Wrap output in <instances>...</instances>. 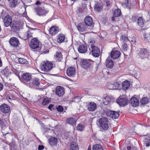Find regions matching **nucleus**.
<instances>
[{
	"instance_id": "obj_1",
	"label": "nucleus",
	"mask_w": 150,
	"mask_h": 150,
	"mask_svg": "<svg viewBox=\"0 0 150 150\" xmlns=\"http://www.w3.org/2000/svg\"><path fill=\"white\" fill-rule=\"evenodd\" d=\"M40 42L36 38L32 39L30 42L29 46L32 49H36L37 52H40L41 48L39 47Z\"/></svg>"
},
{
	"instance_id": "obj_2",
	"label": "nucleus",
	"mask_w": 150,
	"mask_h": 150,
	"mask_svg": "<svg viewBox=\"0 0 150 150\" xmlns=\"http://www.w3.org/2000/svg\"><path fill=\"white\" fill-rule=\"evenodd\" d=\"M31 81L32 82L26 83V85L30 88H37L40 87V82L38 79L34 78Z\"/></svg>"
},
{
	"instance_id": "obj_3",
	"label": "nucleus",
	"mask_w": 150,
	"mask_h": 150,
	"mask_svg": "<svg viewBox=\"0 0 150 150\" xmlns=\"http://www.w3.org/2000/svg\"><path fill=\"white\" fill-rule=\"evenodd\" d=\"M99 123L100 127L104 130L108 129L109 128L108 120L106 117H102L99 119Z\"/></svg>"
},
{
	"instance_id": "obj_4",
	"label": "nucleus",
	"mask_w": 150,
	"mask_h": 150,
	"mask_svg": "<svg viewBox=\"0 0 150 150\" xmlns=\"http://www.w3.org/2000/svg\"><path fill=\"white\" fill-rule=\"evenodd\" d=\"M53 64L51 62L47 61L42 63L41 66V70L44 71H48L52 68Z\"/></svg>"
},
{
	"instance_id": "obj_5",
	"label": "nucleus",
	"mask_w": 150,
	"mask_h": 150,
	"mask_svg": "<svg viewBox=\"0 0 150 150\" xmlns=\"http://www.w3.org/2000/svg\"><path fill=\"white\" fill-rule=\"evenodd\" d=\"M35 11L37 15L39 16L46 15L48 11L45 9L42 6H39L35 8Z\"/></svg>"
},
{
	"instance_id": "obj_6",
	"label": "nucleus",
	"mask_w": 150,
	"mask_h": 150,
	"mask_svg": "<svg viewBox=\"0 0 150 150\" xmlns=\"http://www.w3.org/2000/svg\"><path fill=\"white\" fill-rule=\"evenodd\" d=\"M106 114L107 116L112 119H116L119 116V112H115L110 110L107 111Z\"/></svg>"
},
{
	"instance_id": "obj_7",
	"label": "nucleus",
	"mask_w": 150,
	"mask_h": 150,
	"mask_svg": "<svg viewBox=\"0 0 150 150\" xmlns=\"http://www.w3.org/2000/svg\"><path fill=\"white\" fill-rule=\"evenodd\" d=\"M117 103L120 106H124L127 105L128 103V99L122 97L120 96L116 100Z\"/></svg>"
},
{
	"instance_id": "obj_8",
	"label": "nucleus",
	"mask_w": 150,
	"mask_h": 150,
	"mask_svg": "<svg viewBox=\"0 0 150 150\" xmlns=\"http://www.w3.org/2000/svg\"><path fill=\"white\" fill-rule=\"evenodd\" d=\"M135 68V67L134 65H130L129 67V70L130 74L133 75L134 76L137 77L139 75L140 72Z\"/></svg>"
},
{
	"instance_id": "obj_9",
	"label": "nucleus",
	"mask_w": 150,
	"mask_h": 150,
	"mask_svg": "<svg viewBox=\"0 0 150 150\" xmlns=\"http://www.w3.org/2000/svg\"><path fill=\"white\" fill-rule=\"evenodd\" d=\"M4 22V26L6 27H8L13 22L12 17L9 15H7L5 17Z\"/></svg>"
},
{
	"instance_id": "obj_10",
	"label": "nucleus",
	"mask_w": 150,
	"mask_h": 150,
	"mask_svg": "<svg viewBox=\"0 0 150 150\" xmlns=\"http://www.w3.org/2000/svg\"><path fill=\"white\" fill-rule=\"evenodd\" d=\"M91 48L93 56L95 57H98L100 53L99 49L95 45L91 46Z\"/></svg>"
},
{
	"instance_id": "obj_11",
	"label": "nucleus",
	"mask_w": 150,
	"mask_h": 150,
	"mask_svg": "<svg viewBox=\"0 0 150 150\" xmlns=\"http://www.w3.org/2000/svg\"><path fill=\"white\" fill-rule=\"evenodd\" d=\"M9 43L10 45L14 47L18 46L19 42L18 39L15 37L10 38L9 40Z\"/></svg>"
},
{
	"instance_id": "obj_12",
	"label": "nucleus",
	"mask_w": 150,
	"mask_h": 150,
	"mask_svg": "<svg viewBox=\"0 0 150 150\" xmlns=\"http://www.w3.org/2000/svg\"><path fill=\"white\" fill-rule=\"evenodd\" d=\"M92 63V61L88 59L83 60L81 63V67L83 68L86 69L90 67Z\"/></svg>"
},
{
	"instance_id": "obj_13",
	"label": "nucleus",
	"mask_w": 150,
	"mask_h": 150,
	"mask_svg": "<svg viewBox=\"0 0 150 150\" xmlns=\"http://www.w3.org/2000/svg\"><path fill=\"white\" fill-rule=\"evenodd\" d=\"M0 109L2 112L6 114L10 112V107L6 104H3L0 106Z\"/></svg>"
},
{
	"instance_id": "obj_14",
	"label": "nucleus",
	"mask_w": 150,
	"mask_h": 150,
	"mask_svg": "<svg viewBox=\"0 0 150 150\" xmlns=\"http://www.w3.org/2000/svg\"><path fill=\"white\" fill-rule=\"evenodd\" d=\"M76 27L79 32H84L87 29V26L83 23L78 24L76 25Z\"/></svg>"
},
{
	"instance_id": "obj_15",
	"label": "nucleus",
	"mask_w": 150,
	"mask_h": 150,
	"mask_svg": "<svg viewBox=\"0 0 150 150\" xmlns=\"http://www.w3.org/2000/svg\"><path fill=\"white\" fill-rule=\"evenodd\" d=\"M75 73V69L72 67L68 68L66 71L67 74L69 76L74 77Z\"/></svg>"
},
{
	"instance_id": "obj_16",
	"label": "nucleus",
	"mask_w": 150,
	"mask_h": 150,
	"mask_svg": "<svg viewBox=\"0 0 150 150\" xmlns=\"http://www.w3.org/2000/svg\"><path fill=\"white\" fill-rule=\"evenodd\" d=\"M84 21L85 24L87 26H92L93 24L92 18L90 16H86Z\"/></svg>"
},
{
	"instance_id": "obj_17",
	"label": "nucleus",
	"mask_w": 150,
	"mask_h": 150,
	"mask_svg": "<svg viewBox=\"0 0 150 150\" xmlns=\"http://www.w3.org/2000/svg\"><path fill=\"white\" fill-rule=\"evenodd\" d=\"M130 103L133 107H136L139 105V101L137 98L133 97L130 99Z\"/></svg>"
},
{
	"instance_id": "obj_18",
	"label": "nucleus",
	"mask_w": 150,
	"mask_h": 150,
	"mask_svg": "<svg viewBox=\"0 0 150 150\" xmlns=\"http://www.w3.org/2000/svg\"><path fill=\"white\" fill-rule=\"evenodd\" d=\"M56 93L59 96H62L64 93V88L60 86L57 87L56 89Z\"/></svg>"
},
{
	"instance_id": "obj_19",
	"label": "nucleus",
	"mask_w": 150,
	"mask_h": 150,
	"mask_svg": "<svg viewBox=\"0 0 150 150\" xmlns=\"http://www.w3.org/2000/svg\"><path fill=\"white\" fill-rule=\"evenodd\" d=\"M120 54V52L118 51H112L111 52L110 57L113 59H115L119 57Z\"/></svg>"
},
{
	"instance_id": "obj_20",
	"label": "nucleus",
	"mask_w": 150,
	"mask_h": 150,
	"mask_svg": "<svg viewBox=\"0 0 150 150\" xmlns=\"http://www.w3.org/2000/svg\"><path fill=\"white\" fill-rule=\"evenodd\" d=\"M87 46L86 44H82L80 45L78 48L79 52L83 53L86 52L87 50Z\"/></svg>"
},
{
	"instance_id": "obj_21",
	"label": "nucleus",
	"mask_w": 150,
	"mask_h": 150,
	"mask_svg": "<svg viewBox=\"0 0 150 150\" xmlns=\"http://www.w3.org/2000/svg\"><path fill=\"white\" fill-rule=\"evenodd\" d=\"M139 56L142 59L147 58L148 57L147 50L144 49H141L139 52Z\"/></svg>"
},
{
	"instance_id": "obj_22",
	"label": "nucleus",
	"mask_w": 150,
	"mask_h": 150,
	"mask_svg": "<svg viewBox=\"0 0 150 150\" xmlns=\"http://www.w3.org/2000/svg\"><path fill=\"white\" fill-rule=\"evenodd\" d=\"M21 77L25 81L28 82L32 79L31 76L28 73H25L22 74Z\"/></svg>"
},
{
	"instance_id": "obj_23",
	"label": "nucleus",
	"mask_w": 150,
	"mask_h": 150,
	"mask_svg": "<svg viewBox=\"0 0 150 150\" xmlns=\"http://www.w3.org/2000/svg\"><path fill=\"white\" fill-rule=\"evenodd\" d=\"M37 29L35 28H30V30L27 31V33L26 34V36L25 37L22 38L24 40H26L28 38L31 37H32V34L33 33L32 32V30Z\"/></svg>"
},
{
	"instance_id": "obj_24",
	"label": "nucleus",
	"mask_w": 150,
	"mask_h": 150,
	"mask_svg": "<svg viewBox=\"0 0 150 150\" xmlns=\"http://www.w3.org/2000/svg\"><path fill=\"white\" fill-rule=\"evenodd\" d=\"M59 31L58 28L55 26H52L50 28L49 30L50 34L52 35H54L57 33Z\"/></svg>"
},
{
	"instance_id": "obj_25",
	"label": "nucleus",
	"mask_w": 150,
	"mask_h": 150,
	"mask_svg": "<svg viewBox=\"0 0 150 150\" xmlns=\"http://www.w3.org/2000/svg\"><path fill=\"white\" fill-rule=\"evenodd\" d=\"M150 101V99L147 97L142 98L140 100V103L142 106H144L148 103Z\"/></svg>"
},
{
	"instance_id": "obj_26",
	"label": "nucleus",
	"mask_w": 150,
	"mask_h": 150,
	"mask_svg": "<svg viewBox=\"0 0 150 150\" xmlns=\"http://www.w3.org/2000/svg\"><path fill=\"white\" fill-rule=\"evenodd\" d=\"M9 26L12 30L14 32H16L18 30L19 27L18 24H16L15 22H13Z\"/></svg>"
},
{
	"instance_id": "obj_27",
	"label": "nucleus",
	"mask_w": 150,
	"mask_h": 150,
	"mask_svg": "<svg viewBox=\"0 0 150 150\" xmlns=\"http://www.w3.org/2000/svg\"><path fill=\"white\" fill-rule=\"evenodd\" d=\"M105 64L106 67L109 68H112L114 66V63L112 60L108 58L106 61Z\"/></svg>"
},
{
	"instance_id": "obj_28",
	"label": "nucleus",
	"mask_w": 150,
	"mask_h": 150,
	"mask_svg": "<svg viewBox=\"0 0 150 150\" xmlns=\"http://www.w3.org/2000/svg\"><path fill=\"white\" fill-rule=\"evenodd\" d=\"M96 107V104L94 102H91L88 106V108L90 111H94Z\"/></svg>"
},
{
	"instance_id": "obj_29",
	"label": "nucleus",
	"mask_w": 150,
	"mask_h": 150,
	"mask_svg": "<svg viewBox=\"0 0 150 150\" xmlns=\"http://www.w3.org/2000/svg\"><path fill=\"white\" fill-rule=\"evenodd\" d=\"M77 120L75 118H69L67 119V123L71 125H73L76 124Z\"/></svg>"
},
{
	"instance_id": "obj_30",
	"label": "nucleus",
	"mask_w": 150,
	"mask_h": 150,
	"mask_svg": "<svg viewBox=\"0 0 150 150\" xmlns=\"http://www.w3.org/2000/svg\"><path fill=\"white\" fill-rule=\"evenodd\" d=\"M0 126L2 129H5L7 126V123L5 119H0Z\"/></svg>"
},
{
	"instance_id": "obj_31",
	"label": "nucleus",
	"mask_w": 150,
	"mask_h": 150,
	"mask_svg": "<svg viewBox=\"0 0 150 150\" xmlns=\"http://www.w3.org/2000/svg\"><path fill=\"white\" fill-rule=\"evenodd\" d=\"M49 143L51 146H55L57 143V139L55 137H51L49 140Z\"/></svg>"
},
{
	"instance_id": "obj_32",
	"label": "nucleus",
	"mask_w": 150,
	"mask_h": 150,
	"mask_svg": "<svg viewBox=\"0 0 150 150\" xmlns=\"http://www.w3.org/2000/svg\"><path fill=\"white\" fill-rule=\"evenodd\" d=\"M94 8L95 11L98 12L102 10L103 7L100 4L97 3L95 4Z\"/></svg>"
},
{
	"instance_id": "obj_33",
	"label": "nucleus",
	"mask_w": 150,
	"mask_h": 150,
	"mask_svg": "<svg viewBox=\"0 0 150 150\" xmlns=\"http://www.w3.org/2000/svg\"><path fill=\"white\" fill-rule=\"evenodd\" d=\"M111 98L108 96H106L105 97L103 98L102 101L103 103L105 105L108 104L111 101Z\"/></svg>"
},
{
	"instance_id": "obj_34",
	"label": "nucleus",
	"mask_w": 150,
	"mask_h": 150,
	"mask_svg": "<svg viewBox=\"0 0 150 150\" xmlns=\"http://www.w3.org/2000/svg\"><path fill=\"white\" fill-rule=\"evenodd\" d=\"M79 147L76 143L72 142L71 144L70 150H78Z\"/></svg>"
},
{
	"instance_id": "obj_35",
	"label": "nucleus",
	"mask_w": 150,
	"mask_h": 150,
	"mask_svg": "<svg viewBox=\"0 0 150 150\" xmlns=\"http://www.w3.org/2000/svg\"><path fill=\"white\" fill-rule=\"evenodd\" d=\"M54 57L56 60L59 62L61 61L62 58L61 53L58 52H56V54L54 55Z\"/></svg>"
},
{
	"instance_id": "obj_36",
	"label": "nucleus",
	"mask_w": 150,
	"mask_h": 150,
	"mask_svg": "<svg viewBox=\"0 0 150 150\" xmlns=\"http://www.w3.org/2000/svg\"><path fill=\"white\" fill-rule=\"evenodd\" d=\"M122 14L119 8L115 9L114 11L113 16L118 17Z\"/></svg>"
},
{
	"instance_id": "obj_37",
	"label": "nucleus",
	"mask_w": 150,
	"mask_h": 150,
	"mask_svg": "<svg viewBox=\"0 0 150 150\" xmlns=\"http://www.w3.org/2000/svg\"><path fill=\"white\" fill-rule=\"evenodd\" d=\"M130 82L129 81H126L122 83L123 89L126 90L130 86Z\"/></svg>"
},
{
	"instance_id": "obj_38",
	"label": "nucleus",
	"mask_w": 150,
	"mask_h": 150,
	"mask_svg": "<svg viewBox=\"0 0 150 150\" xmlns=\"http://www.w3.org/2000/svg\"><path fill=\"white\" fill-rule=\"evenodd\" d=\"M64 35L62 34H60L58 36L57 41L58 43H61L64 41Z\"/></svg>"
},
{
	"instance_id": "obj_39",
	"label": "nucleus",
	"mask_w": 150,
	"mask_h": 150,
	"mask_svg": "<svg viewBox=\"0 0 150 150\" xmlns=\"http://www.w3.org/2000/svg\"><path fill=\"white\" fill-rule=\"evenodd\" d=\"M137 23L141 27H143L144 24V20L142 17H140L137 19Z\"/></svg>"
},
{
	"instance_id": "obj_40",
	"label": "nucleus",
	"mask_w": 150,
	"mask_h": 150,
	"mask_svg": "<svg viewBox=\"0 0 150 150\" xmlns=\"http://www.w3.org/2000/svg\"><path fill=\"white\" fill-rule=\"evenodd\" d=\"M18 60L20 64H29L28 62L24 58H19Z\"/></svg>"
},
{
	"instance_id": "obj_41",
	"label": "nucleus",
	"mask_w": 150,
	"mask_h": 150,
	"mask_svg": "<svg viewBox=\"0 0 150 150\" xmlns=\"http://www.w3.org/2000/svg\"><path fill=\"white\" fill-rule=\"evenodd\" d=\"M92 149L93 150H103L101 145L98 144H96L93 145Z\"/></svg>"
},
{
	"instance_id": "obj_42",
	"label": "nucleus",
	"mask_w": 150,
	"mask_h": 150,
	"mask_svg": "<svg viewBox=\"0 0 150 150\" xmlns=\"http://www.w3.org/2000/svg\"><path fill=\"white\" fill-rule=\"evenodd\" d=\"M144 144L147 146H150V137L147 136L144 141Z\"/></svg>"
},
{
	"instance_id": "obj_43",
	"label": "nucleus",
	"mask_w": 150,
	"mask_h": 150,
	"mask_svg": "<svg viewBox=\"0 0 150 150\" xmlns=\"http://www.w3.org/2000/svg\"><path fill=\"white\" fill-rule=\"evenodd\" d=\"M3 135L4 136V138L5 140H8L11 138V134L9 133H4L3 134Z\"/></svg>"
},
{
	"instance_id": "obj_44",
	"label": "nucleus",
	"mask_w": 150,
	"mask_h": 150,
	"mask_svg": "<svg viewBox=\"0 0 150 150\" xmlns=\"http://www.w3.org/2000/svg\"><path fill=\"white\" fill-rule=\"evenodd\" d=\"M84 128V126L83 125L79 124L76 126V129L78 131H82Z\"/></svg>"
},
{
	"instance_id": "obj_45",
	"label": "nucleus",
	"mask_w": 150,
	"mask_h": 150,
	"mask_svg": "<svg viewBox=\"0 0 150 150\" xmlns=\"http://www.w3.org/2000/svg\"><path fill=\"white\" fill-rule=\"evenodd\" d=\"M17 2L16 0H13L11 1L10 5L11 7H15L17 4Z\"/></svg>"
},
{
	"instance_id": "obj_46",
	"label": "nucleus",
	"mask_w": 150,
	"mask_h": 150,
	"mask_svg": "<svg viewBox=\"0 0 150 150\" xmlns=\"http://www.w3.org/2000/svg\"><path fill=\"white\" fill-rule=\"evenodd\" d=\"M120 40L123 42L127 41H128V38L125 35H122L120 38Z\"/></svg>"
},
{
	"instance_id": "obj_47",
	"label": "nucleus",
	"mask_w": 150,
	"mask_h": 150,
	"mask_svg": "<svg viewBox=\"0 0 150 150\" xmlns=\"http://www.w3.org/2000/svg\"><path fill=\"white\" fill-rule=\"evenodd\" d=\"M49 103V100L45 98L44 99L43 101L42 102V104L44 105H45L48 104Z\"/></svg>"
},
{
	"instance_id": "obj_48",
	"label": "nucleus",
	"mask_w": 150,
	"mask_h": 150,
	"mask_svg": "<svg viewBox=\"0 0 150 150\" xmlns=\"http://www.w3.org/2000/svg\"><path fill=\"white\" fill-rule=\"evenodd\" d=\"M57 109L58 111L59 112H61L63 110V108L61 105H59L58 107L57 108Z\"/></svg>"
},
{
	"instance_id": "obj_49",
	"label": "nucleus",
	"mask_w": 150,
	"mask_h": 150,
	"mask_svg": "<svg viewBox=\"0 0 150 150\" xmlns=\"http://www.w3.org/2000/svg\"><path fill=\"white\" fill-rule=\"evenodd\" d=\"M80 100V97L79 96L75 97L73 99V101L75 102H79Z\"/></svg>"
},
{
	"instance_id": "obj_50",
	"label": "nucleus",
	"mask_w": 150,
	"mask_h": 150,
	"mask_svg": "<svg viewBox=\"0 0 150 150\" xmlns=\"http://www.w3.org/2000/svg\"><path fill=\"white\" fill-rule=\"evenodd\" d=\"M127 47L128 46L127 44L125 43H124V44L122 45V49L124 51H126L127 50Z\"/></svg>"
},
{
	"instance_id": "obj_51",
	"label": "nucleus",
	"mask_w": 150,
	"mask_h": 150,
	"mask_svg": "<svg viewBox=\"0 0 150 150\" xmlns=\"http://www.w3.org/2000/svg\"><path fill=\"white\" fill-rule=\"evenodd\" d=\"M108 88L110 89H115L113 84L109 83L108 85Z\"/></svg>"
},
{
	"instance_id": "obj_52",
	"label": "nucleus",
	"mask_w": 150,
	"mask_h": 150,
	"mask_svg": "<svg viewBox=\"0 0 150 150\" xmlns=\"http://www.w3.org/2000/svg\"><path fill=\"white\" fill-rule=\"evenodd\" d=\"M95 40L94 39H91L89 41V45H91V46L92 45H94L93 44L95 43Z\"/></svg>"
},
{
	"instance_id": "obj_53",
	"label": "nucleus",
	"mask_w": 150,
	"mask_h": 150,
	"mask_svg": "<svg viewBox=\"0 0 150 150\" xmlns=\"http://www.w3.org/2000/svg\"><path fill=\"white\" fill-rule=\"evenodd\" d=\"M44 146L42 145H39L38 146V150H42L44 149Z\"/></svg>"
},
{
	"instance_id": "obj_54",
	"label": "nucleus",
	"mask_w": 150,
	"mask_h": 150,
	"mask_svg": "<svg viewBox=\"0 0 150 150\" xmlns=\"http://www.w3.org/2000/svg\"><path fill=\"white\" fill-rule=\"evenodd\" d=\"M111 4V1H106V5L108 6H110Z\"/></svg>"
},
{
	"instance_id": "obj_55",
	"label": "nucleus",
	"mask_w": 150,
	"mask_h": 150,
	"mask_svg": "<svg viewBox=\"0 0 150 150\" xmlns=\"http://www.w3.org/2000/svg\"><path fill=\"white\" fill-rule=\"evenodd\" d=\"M124 5H126L127 6H128L129 5V1L128 0H125V2L123 3Z\"/></svg>"
},
{
	"instance_id": "obj_56",
	"label": "nucleus",
	"mask_w": 150,
	"mask_h": 150,
	"mask_svg": "<svg viewBox=\"0 0 150 150\" xmlns=\"http://www.w3.org/2000/svg\"><path fill=\"white\" fill-rule=\"evenodd\" d=\"M113 84L114 86V87H115V89L118 88L119 85L117 83H113Z\"/></svg>"
},
{
	"instance_id": "obj_57",
	"label": "nucleus",
	"mask_w": 150,
	"mask_h": 150,
	"mask_svg": "<svg viewBox=\"0 0 150 150\" xmlns=\"http://www.w3.org/2000/svg\"><path fill=\"white\" fill-rule=\"evenodd\" d=\"M36 5H40V6H42V4H41V2L39 1H37L35 3Z\"/></svg>"
},
{
	"instance_id": "obj_58",
	"label": "nucleus",
	"mask_w": 150,
	"mask_h": 150,
	"mask_svg": "<svg viewBox=\"0 0 150 150\" xmlns=\"http://www.w3.org/2000/svg\"><path fill=\"white\" fill-rule=\"evenodd\" d=\"M131 39V40L128 39V41H129V42H133V43H135L136 42V40L135 39Z\"/></svg>"
},
{
	"instance_id": "obj_59",
	"label": "nucleus",
	"mask_w": 150,
	"mask_h": 150,
	"mask_svg": "<svg viewBox=\"0 0 150 150\" xmlns=\"http://www.w3.org/2000/svg\"><path fill=\"white\" fill-rule=\"evenodd\" d=\"M54 106V105L52 104H50L48 107V108L50 110H51V108H53V107Z\"/></svg>"
},
{
	"instance_id": "obj_60",
	"label": "nucleus",
	"mask_w": 150,
	"mask_h": 150,
	"mask_svg": "<svg viewBox=\"0 0 150 150\" xmlns=\"http://www.w3.org/2000/svg\"><path fill=\"white\" fill-rule=\"evenodd\" d=\"M3 87V85L1 83H0V91L2 90Z\"/></svg>"
},
{
	"instance_id": "obj_61",
	"label": "nucleus",
	"mask_w": 150,
	"mask_h": 150,
	"mask_svg": "<svg viewBox=\"0 0 150 150\" xmlns=\"http://www.w3.org/2000/svg\"><path fill=\"white\" fill-rule=\"evenodd\" d=\"M32 2L31 0H26L25 3H30Z\"/></svg>"
},
{
	"instance_id": "obj_62",
	"label": "nucleus",
	"mask_w": 150,
	"mask_h": 150,
	"mask_svg": "<svg viewBox=\"0 0 150 150\" xmlns=\"http://www.w3.org/2000/svg\"><path fill=\"white\" fill-rule=\"evenodd\" d=\"M115 16H114L113 17H112L111 18V21H115Z\"/></svg>"
},
{
	"instance_id": "obj_63",
	"label": "nucleus",
	"mask_w": 150,
	"mask_h": 150,
	"mask_svg": "<svg viewBox=\"0 0 150 150\" xmlns=\"http://www.w3.org/2000/svg\"><path fill=\"white\" fill-rule=\"evenodd\" d=\"M88 150H91V148L90 147L88 146Z\"/></svg>"
},
{
	"instance_id": "obj_64",
	"label": "nucleus",
	"mask_w": 150,
	"mask_h": 150,
	"mask_svg": "<svg viewBox=\"0 0 150 150\" xmlns=\"http://www.w3.org/2000/svg\"><path fill=\"white\" fill-rule=\"evenodd\" d=\"M77 13H79L80 12V11H79V9L77 10Z\"/></svg>"
}]
</instances>
